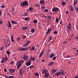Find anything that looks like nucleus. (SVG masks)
I'll return each mask as SVG.
<instances>
[{"mask_svg": "<svg viewBox=\"0 0 78 78\" xmlns=\"http://www.w3.org/2000/svg\"><path fill=\"white\" fill-rule=\"evenodd\" d=\"M33 23H37V20H34L33 21Z\"/></svg>", "mask_w": 78, "mask_h": 78, "instance_id": "b1692460", "label": "nucleus"}, {"mask_svg": "<svg viewBox=\"0 0 78 78\" xmlns=\"http://www.w3.org/2000/svg\"><path fill=\"white\" fill-rule=\"evenodd\" d=\"M66 27L68 30H71V29H72V24H71V23H69L68 24Z\"/></svg>", "mask_w": 78, "mask_h": 78, "instance_id": "20e7f679", "label": "nucleus"}, {"mask_svg": "<svg viewBox=\"0 0 78 78\" xmlns=\"http://www.w3.org/2000/svg\"><path fill=\"white\" fill-rule=\"evenodd\" d=\"M52 39V38L51 36L49 38V39H50V40H51Z\"/></svg>", "mask_w": 78, "mask_h": 78, "instance_id": "e2e57ef3", "label": "nucleus"}, {"mask_svg": "<svg viewBox=\"0 0 78 78\" xmlns=\"http://www.w3.org/2000/svg\"><path fill=\"white\" fill-rule=\"evenodd\" d=\"M19 62H20L21 64L22 63H23V62H24V61H23V60H21L20 61H19Z\"/></svg>", "mask_w": 78, "mask_h": 78, "instance_id": "79ce46f5", "label": "nucleus"}, {"mask_svg": "<svg viewBox=\"0 0 78 78\" xmlns=\"http://www.w3.org/2000/svg\"><path fill=\"white\" fill-rule=\"evenodd\" d=\"M31 32L32 33H34V29L33 28L31 29Z\"/></svg>", "mask_w": 78, "mask_h": 78, "instance_id": "c85d7f7f", "label": "nucleus"}, {"mask_svg": "<svg viewBox=\"0 0 78 78\" xmlns=\"http://www.w3.org/2000/svg\"><path fill=\"white\" fill-rule=\"evenodd\" d=\"M21 64L20 62L18 61L16 62V66L17 69L20 68V67H21Z\"/></svg>", "mask_w": 78, "mask_h": 78, "instance_id": "39448f33", "label": "nucleus"}, {"mask_svg": "<svg viewBox=\"0 0 78 78\" xmlns=\"http://www.w3.org/2000/svg\"><path fill=\"white\" fill-rule=\"evenodd\" d=\"M22 37H23V39H25V38H26L27 37L26 36L23 35V36H22Z\"/></svg>", "mask_w": 78, "mask_h": 78, "instance_id": "8fccbe9b", "label": "nucleus"}, {"mask_svg": "<svg viewBox=\"0 0 78 78\" xmlns=\"http://www.w3.org/2000/svg\"><path fill=\"white\" fill-rule=\"evenodd\" d=\"M44 11L46 12H48V10L47 9H44Z\"/></svg>", "mask_w": 78, "mask_h": 78, "instance_id": "72a5a7b5", "label": "nucleus"}, {"mask_svg": "<svg viewBox=\"0 0 78 78\" xmlns=\"http://www.w3.org/2000/svg\"><path fill=\"white\" fill-rule=\"evenodd\" d=\"M49 75H50L49 73H46L44 74V76L45 78H48L49 76Z\"/></svg>", "mask_w": 78, "mask_h": 78, "instance_id": "ddd939ff", "label": "nucleus"}, {"mask_svg": "<svg viewBox=\"0 0 78 78\" xmlns=\"http://www.w3.org/2000/svg\"><path fill=\"white\" fill-rule=\"evenodd\" d=\"M3 21H0V24L3 23Z\"/></svg>", "mask_w": 78, "mask_h": 78, "instance_id": "680f3d73", "label": "nucleus"}, {"mask_svg": "<svg viewBox=\"0 0 78 78\" xmlns=\"http://www.w3.org/2000/svg\"><path fill=\"white\" fill-rule=\"evenodd\" d=\"M48 17L49 20H51V16L50 15H49L48 16Z\"/></svg>", "mask_w": 78, "mask_h": 78, "instance_id": "bb28decb", "label": "nucleus"}, {"mask_svg": "<svg viewBox=\"0 0 78 78\" xmlns=\"http://www.w3.org/2000/svg\"><path fill=\"white\" fill-rule=\"evenodd\" d=\"M67 41H65L63 43V44H67Z\"/></svg>", "mask_w": 78, "mask_h": 78, "instance_id": "4d7b16f0", "label": "nucleus"}, {"mask_svg": "<svg viewBox=\"0 0 78 78\" xmlns=\"http://www.w3.org/2000/svg\"><path fill=\"white\" fill-rule=\"evenodd\" d=\"M66 58H70V55H67L66 57H65Z\"/></svg>", "mask_w": 78, "mask_h": 78, "instance_id": "5fc2aeb1", "label": "nucleus"}, {"mask_svg": "<svg viewBox=\"0 0 78 78\" xmlns=\"http://www.w3.org/2000/svg\"><path fill=\"white\" fill-rule=\"evenodd\" d=\"M69 10H70L71 11H73L74 10L72 6H70V5L69 6Z\"/></svg>", "mask_w": 78, "mask_h": 78, "instance_id": "0eeeda50", "label": "nucleus"}, {"mask_svg": "<svg viewBox=\"0 0 78 78\" xmlns=\"http://www.w3.org/2000/svg\"><path fill=\"white\" fill-rule=\"evenodd\" d=\"M31 64V61L29 60L28 62H27L26 63V65L27 66H30Z\"/></svg>", "mask_w": 78, "mask_h": 78, "instance_id": "6e6552de", "label": "nucleus"}, {"mask_svg": "<svg viewBox=\"0 0 78 78\" xmlns=\"http://www.w3.org/2000/svg\"><path fill=\"white\" fill-rule=\"evenodd\" d=\"M44 0H41L40 1V4H43V5H45V3H44Z\"/></svg>", "mask_w": 78, "mask_h": 78, "instance_id": "f3484780", "label": "nucleus"}, {"mask_svg": "<svg viewBox=\"0 0 78 78\" xmlns=\"http://www.w3.org/2000/svg\"><path fill=\"white\" fill-rule=\"evenodd\" d=\"M43 54H44V51H42L39 55V58H41V57L42 56V55H43Z\"/></svg>", "mask_w": 78, "mask_h": 78, "instance_id": "4468645a", "label": "nucleus"}, {"mask_svg": "<svg viewBox=\"0 0 78 78\" xmlns=\"http://www.w3.org/2000/svg\"><path fill=\"white\" fill-rule=\"evenodd\" d=\"M5 78H14V77L13 76H9V77L7 76H5Z\"/></svg>", "mask_w": 78, "mask_h": 78, "instance_id": "6ab92c4d", "label": "nucleus"}, {"mask_svg": "<svg viewBox=\"0 0 78 78\" xmlns=\"http://www.w3.org/2000/svg\"><path fill=\"white\" fill-rule=\"evenodd\" d=\"M21 48H18V50H19L20 51Z\"/></svg>", "mask_w": 78, "mask_h": 78, "instance_id": "052dcab7", "label": "nucleus"}, {"mask_svg": "<svg viewBox=\"0 0 78 78\" xmlns=\"http://www.w3.org/2000/svg\"><path fill=\"white\" fill-rule=\"evenodd\" d=\"M58 8H55V7H54L52 9V12H55V11H56V12H55V13H56V12H57L56 11H58Z\"/></svg>", "mask_w": 78, "mask_h": 78, "instance_id": "423d86ee", "label": "nucleus"}, {"mask_svg": "<svg viewBox=\"0 0 78 78\" xmlns=\"http://www.w3.org/2000/svg\"><path fill=\"white\" fill-rule=\"evenodd\" d=\"M54 34H57V31H54Z\"/></svg>", "mask_w": 78, "mask_h": 78, "instance_id": "13d9d810", "label": "nucleus"}, {"mask_svg": "<svg viewBox=\"0 0 78 78\" xmlns=\"http://www.w3.org/2000/svg\"><path fill=\"white\" fill-rule=\"evenodd\" d=\"M41 8L42 9H45V7L44 6H43L41 7Z\"/></svg>", "mask_w": 78, "mask_h": 78, "instance_id": "c03bdc74", "label": "nucleus"}, {"mask_svg": "<svg viewBox=\"0 0 78 78\" xmlns=\"http://www.w3.org/2000/svg\"><path fill=\"white\" fill-rule=\"evenodd\" d=\"M50 31H51V28H50L48 29L47 31L46 32V33L48 34V33H49Z\"/></svg>", "mask_w": 78, "mask_h": 78, "instance_id": "393cba45", "label": "nucleus"}, {"mask_svg": "<svg viewBox=\"0 0 78 78\" xmlns=\"http://www.w3.org/2000/svg\"><path fill=\"white\" fill-rule=\"evenodd\" d=\"M30 43V41H27L26 44L27 45H29V44Z\"/></svg>", "mask_w": 78, "mask_h": 78, "instance_id": "2f4dec72", "label": "nucleus"}, {"mask_svg": "<svg viewBox=\"0 0 78 78\" xmlns=\"http://www.w3.org/2000/svg\"><path fill=\"white\" fill-rule=\"evenodd\" d=\"M54 56V54L52 53L51 54L49 55V58H52Z\"/></svg>", "mask_w": 78, "mask_h": 78, "instance_id": "aec40b11", "label": "nucleus"}, {"mask_svg": "<svg viewBox=\"0 0 78 78\" xmlns=\"http://www.w3.org/2000/svg\"><path fill=\"white\" fill-rule=\"evenodd\" d=\"M14 63V61H12L10 62V65H12V64Z\"/></svg>", "mask_w": 78, "mask_h": 78, "instance_id": "09e8293b", "label": "nucleus"}, {"mask_svg": "<svg viewBox=\"0 0 78 78\" xmlns=\"http://www.w3.org/2000/svg\"><path fill=\"white\" fill-rule=\"evenodd\" d=\"M56 57H54L53 58V60H55L56 59Z\"/></svg>", "mask_w": 78, "mask_h": 78, "instance_id": "864d4df0", "label": "nucleus"}, {"mask_svg": "<svg viewBox=\"0 0 78 78\" xmlns=\"http://www.w3.org/2000/svg\"><path fill=\"white\" fill-rule=\"evenodd\" d=\"M57 70H55L54 69H53L51 70V72L52 73H55V72H56Z\"/></svg>", "mask_w": 78, "mask_h": 78, "instance_id": "dca6fc26", "label": "nucleus"}, {"mask_svg": "<svg viewBox=\"0 0 78 78\" xmlns=\"http://www.w3.org/2000/svg\"><path fill=\"white\" fill-rule=\"evenodd\" d=\"M35 47H32L31 49H30V50L32 51H35Z\"/></svg>", "mask_w": 78, "mask_h": 78, "instance_id": "5701e85b", "label": "nucleus"}, {"mask_svg": "<svg viewBox=\"0 0 78 78\" xmlns=\"http://www.w3.org/2000/svg\"><path fill=\"white\" fill-rule=\"evenodd\" d=\"M23 59L25 60H27L28 59V56L24 55L23 56Z\"/></svg>", "mask_w": 78, "mask_h": 78, "instance_id": "9b49d317", "label": "nucleus"}, {"mask_svg": "<svg viewBox=\"0 0 78 78\" xmlns=\"http://www.w3.org/2000/svg\"><path fill=\"white\" fill-rule=\"evenodd\" d=\"M6 71H7V70L5 68L4 69V71L5 72H6Z\"/></svg>", "mask_w": 78, "mask_h": 78, "instance_id": "bf43d9fd", "label": "nucleus"}, {"mask_svg": "<svg viewBox=\"0 0 78 78\" xmlns=\"http://www.w3.org/2000/svg\"><path fill=\"white\" fill-rule=\"evenodd\" d=\"M19 73L20 75H23L24 73V70L23 68H21L19 70Z\"/></svg>", "mask_w": 78, "mask_h": 78, "instance_id": "7ed1b4c3", "label": "nucleus"}, {"mask_svg": "<svg viewBox=\"0 0 78 78\" xmlns=\"http://www.w3.org/2000/svg\"><path fill=\"white\" fill-rule=\"evenodd\" d=\"M74 78H78V76H76Z\"/></svg>", "mask_w": 78, "mask_h": 78, "instance_id": "338daca9", "label": "nucleus"}, {"mask_svg": "<svg viewBox=\"0 0 78 78\" xmlns=\"http://www.w3.org/2000/svg\"><path fill=\"white\" fill-rule=\"evenodd\" d=\"M20 39L19 37H17L16 39L17 42H19V41L20 40Z\"/></svg>", "mask_w": 78, "mask_h": 78, "instance_id": "e433bc0d", "label": "nucleus"}, {"mask_svg": "<svg viewBox=\"0 0 78 78\" xmlns=\"http://www.w3.org/2000/svg\"><path fill=\"white\" fill-rule=\"evenodd\" d=\"M5 7V5H3L1 6L2 8H4Z\"/></svg>", "mask_w": 78, "mask_h": 78, "instance_id": "37998d69", "label": "nucleus"}, {"mask_svg": "<svg viewBox=\"0 0 78 78\" xmlns=\"http://www.w3.org/2000/svg\"><path fill=\"white\" fill-rule=\"evenodd\" d=\"M29 19V18L26 17L25 18L24 20L26 21H27V20H28Z\"/></svg>", "mask_w": 78, "mask_h": 78, "instance_id": "7c9ffc66", "label": "nucleus"}, {"mask_svg": "<svg viewBox=\"0 0 78 78\" xmlns=\"http://www.w3.org/2000/svg\"><path fill=\"white\" fill-rule=\"evenodd\" d=\"M28 45L27 44V43H25L23 45V47H27Z\"/></svg>", "mask_w": 78, "mask_h": 78, "instance_id": "cd10ccee", "label": "nucleus"}, {"mask_svg": "<svg viewBox=\"0 0 78 78\" xmlns=\"http://www.w3.org/2000/svg\"><path fill=\"white\" fill-rule=\"evenodd\" d=\"M75 10L77 12H78V8L76 7L75 8Z\"/></svg>", "mask_w": 78, "mask_h": 78, "instance_id": "a18cd8bd", "label": "nucleus"}, {"mask_svg": "<svg viewBox=\"0 0 78 78\" xmlns=\"http://www.w3.org/2000/svg\"><path fill=\"white\" fill-rule=\"evenodd\" d=\"M28 48L27 47H25L24 48H21L20 51H27Z\"/></svg>", "mask_w": 78, "mask_h": 78, "instance_id": "1a4fd4ad", "label": "nucleus"}, {"mask_svg": "<svg viewBox=\"0 0 78 78\" xmlns=\"http://www.w3.org/2000/svg\"><path fill=\"white\" fill-rule=\"evenodd\" d=\"M6 53L7 54H8V55H9V51H6Z\"/></svg>", "mask_w": 78, "mask_h": 78, "instance_id": "3c124183", "label": "nucleus"}, {"mask_svg": "<svg viewBox=\"0 0 78 78\" xmlns=\"http://www.w3.org/2000/svg\"><path fill=\"white\" fill-rule=\"evenodd\" d=\"M22 29L23 30H27V27H22Z\"/></svg>", "mask_w": 78, "mask_h": 78, "instance_id": "ea45409f", "label": "nucleus"}, {"mask_svg": "<svg viewBox=\"0 0 78 78\" xmlns=\"http://www.w3.org/2000/svg\"><path fill=\"white\" fill-rule=\"evenodd\" d=\"M35 6L37 7H38V8H39V7H40V4H37Z\"/></svg>", "mask_w": 78, "mask_h": 78, "instance_id": "58836bf2", "label": "nucleus"}, {"mask_svg": "<svg viewBox=\"0 0 78 78\" xmlns=\"http://www.w3.org/2000/svg\"><path fill=\"white\" fill-rule=\"evenodd\" d=\"M8 60V57H4L2 58V61L0 62V63L1 64H3L5 62L7 61Z\"/></svg>", "mask_w": 78, "mask_h": 78, "instance_id": "f257e3e1", "label": "nucleus"}, {"mask_svg": "<svg viewBox=\"0 0 78 78\" xmlns=\"http://www.w3.org/2000/svg\"><path fill=\"white\" fill-rule=\"evenodd\" d=\"M10 45H11V44L9 43V44H8L7 47H8L9 46H10Z\"/></svg>", "mask_w": 78, "mask_h": 78, "instance_id": "6e6d98bb", "label": "nucleus"}, {"mask_svg": "<svg viewBox=\"0 0 78 78\" xmlns=\"http://www.w3.org/2000/svg\"><path fill=\"white\" fill-rule=\"evenodd\" d=\"M35 75L36 76H39V73H35Z\"/></svg>", "mask_w": 78, "mask_h": 78, "instance_id": "49530a36", "label": "nucleus"}, {"mask_svg": "<svg viewBox=\"0 0 78 78\" xmlns=\"http://www.w3.org/2000/svg\"><path fill=\"white\" fill-rule=\"evenodd\" d=\"M66 3V2H63L62 3V5H65Z\"/></svg>", "mask_w": 78, "mask_h": 78, "instance_id": "a19ab883", "label": "nucleus"}, {"mask_svg": "<svg viewBox=\"0 0 78 78\" xmlns=\"http://www.w3.org/2000/svg\"><path fill=\"white\" fill-rule=\"evenodd\" d=\"M15 71H16V69H11L9 70V71L10 73H14L15 72Z\"/></svg>", "mask_w": 78, "mask_h": 78, "instance_id": "9d476101", "label": "nucleus"}, {"mask_svg": "<svg viewBox=\"0 0 78 78\" xmlns=\"http://www.w3.org/2000/svg\"><path fill=\"white\" fill-rule=\"evenodd\" d=\"M28 4V1H24L23 3L20 4V6L22 7H25V6H27Z\"/></svg>", "mask_w": 78, "mask_h": 78, "instance_id": "f03ea898", "label": "nucleus"}, {"mask_svg": "<svg viewBox=\"0 0 78 78\" xmlns=\"http://www.w3.org/2000/svg\"><path fill=\"white\" fill-rule=\"evenodd\" d=\"M27 16V13H26L24 12L23 13L22 16Z\"/></svg>", "mask_w": 78, "mask_h": 78, "instance_id": "f704fd0d", "label": "nucleus"}, {"mask_svg": "<svg viewBox=\"0 0 78 78\" xmlns=\"http://www.w3.org/2000/svg\"><path fill=\"white\" fill-rule=\"evenodd\" d=\"M53 62H51L49 64L50 66H51V65H53Z\"/></svg>", "mask_w": 78, "mask_h": 78, "instance_id": "603ef678", "label": "nucleus"}, {"mask_svg": "<svg viewBox=\"0 0 78 78\" xmlns=\"http://www.w3.org/2000/svg\"><path fill=\"white\" fill-rule=\"evenodd\" d=\"M74 5H75L76 4V3L77 2V0H74Z\"/></svg>", "mask_w": 78, "mask_h": 78, "instance_id": "473e14b6", "label": "nucleus"}, {"mask_svg": "<svg viewBox=\"0 0 78 78\" xmlns=\"http://www.w3.org/2000/svg\"><path fill=\"white\" fill-rule=\"evenodd\" d=\"M61 75H64V71H63V70L62 71V70H61Z\"/></svg>", "mask_w": 78, "mask_h": 78, "instance_id": "c756f323", "label": "nucleus"}, {"mask_svg": "<svg viewBox=\"0 0 78 78\" xmlns=\"http://www.w3.org/2000/svg\"><path fill=\"white\" fill-rule=\"evenodd\" d=\"M61 72H58L55 74V75L56 76H59V75H61Z\"/></svg>", "mask_w": 78, "mask_h": 78, "instance_id": "412c9836", "label": "nucleus"}, {"mask_svg": "<svg viewBox=\"0 0 78 78\" xmlns=\"http://www.w3.org/2000/svg\"><path fill=\"white\" fill-rule=\"evenodd\" d=\"M29 10L30 11H33V7H31L29 8Z\"/></svg>", "mask_w": 78, "mask_h": 78, "instance_id": "c9c22d12", "label": "nucleus"}, {"mask_svg": "<svg viewBox=\"0 0 78 78\" xmlns=\"http://www.w3.org/2000/svg\"><path fill=\"white\" fill-rule=\"evenodd\" d=\"M30 59H29L28 60H32V61H35V60H36V58H35L34 57H32L31 56L30 57Z\"/></svg>", "mask_w": 78, "mask_h": 78, "instance_id": "2eb2a0df", "label": "nucleus"}, {"mask_svg": "<svg viewBox=\"0 0 78 78\" xmlns=\"http://www.w3.org/2000/svg\"><path fill=\"white\" fill-rule=\"evenodd\" d=\"M75 39H77L78 40V37H75Z\"/></svg>", "mask_w": 78, "mask_h": 78, "instance_id": "774afa93", "label": "nucleus"}, {"mask_svg": "<svg viewBox=\"0 0 78 78\" xmlns=\"http://www.w3.org/2000/svg\"><path fill=\"white\" fill-rule=\"evenodd\" d=\"M11 41L12 42H14V40L13 39V36H12L11 37Z\"/></svg>", "mask_w": 78, "mask_h": 78, "instance_id": "a878e982", "label": "nucleus"}, {"mask_svg": "<svg viewBox=\"0 0 78 78\" xmlns=\"http://www.w3.org/2000/svg\"><path fill=\"white\" fill-rule=\"evenodd\" d=\"M3 50V46L0 47V50L1 51H2Z\"/></svg>", "mask_w": 78, "mask_h": 78, "instance_id": "4c0bfd02", "label": "nucleus"}, {"mask_svg": "<svg viewBox=\"0 0 78 78\" xmlns=\"http://www.w3.org/2000/svg\"><path fill=\"white\" fill-rule=\"evenodd\" d=\"M11 23H12V24H17V23L16 22V21H14L13 20H11Z\"/></svg>", "mask_w": 78, "mask_h": 78, "instance_id": "a211bd4d", "label": "nucleus"}, {"mask_svg": "<svg viewBox=\"0 0 78 78\" xmlns=\"http://www.w3.org/2000/svg\"><path fill=\"white\" fill-rule=\"evenodd\" d=\"M58 22V18H57L55 20V22L57 23V22Z\"/></svg>", "mask_w": 78, "mask_h": 78, "instance_id": "de8ad7c7", "label": "nucleus"}, {"mask_svg": "<svg viewBox=\"0 0 78 78\" xmlns=\"http://www.w3.org/2000/svg\"><path fill=\"white\" fill-rule=\"evenodd\" d=\"M8 23H9V25H8V27H12V26H11V23L10 22V21H9L8 22Z\"/></svg>", "mask_w": 78, "mask_h": 78, "instance_id": "4be33fe9", "label": "nucleus"}, {"mask_svg": "<svg viewBox=\"0 0 78 78\" xmlns=\"http://www.w3.org/2000/svg\"><path fill=\"white\" fill-rule=\"evenodd\" d=\"M47 72H48V70L47 69H43L42 70V73H47Z\"/></svg>", "mask_w": 78, "mask_h": 78, "instance_id": "f8f14e48", "label": "nucleus"}, {"mask_svg": "<svg viewBox=\"0 0 78 78\" xmlns=\"http://www.w3.org/2000/svg\"><path fill=\"white\" fill-rule=\"evenodd\" d=\"M42 17H44V18H45L47 17L46 16H42Z\"/></svg>", "mask_w": 78, "mask_h": 78, "instance_id": "0e129e2a", "label": "nucleus"}, {"mask_svg": "<svg viewBox=\"0 0 78 78\" xmlns=\"http://www.w3.org/2000/svg\"><path fill=\"white\" fill-rule=\"evenodd\" d=\"M66 23L65 24V25H67V21H66Z\"/></svg>", "mask_w": 78, "mask_h": 78, "instance_id": "69168bd1", "label": "nucleus"}]
</instances>
